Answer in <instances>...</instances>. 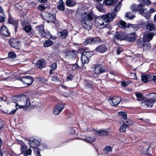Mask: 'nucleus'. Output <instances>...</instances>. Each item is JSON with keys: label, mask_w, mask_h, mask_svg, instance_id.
<instances>
[{"label": "nucleus", "mask_w": 156, "mask_h": 156, "mask_svg": "<svg viewBox=\"0 0 156 156\" xmlns=\"http://www.w3.org/2000/svg\"><path fill=\"white\" fill-rule=\"evenodd\" d=\"M100 41V39L97 37H89L86 39L83 43V44L86 45L90 44L93 45L98 43Z\"/></svg>", "instance_id": "obj_10"}, {"label": "nucleus", "mask_w": 156, "mask_h": 156, "mask_svg": "<svg viewBox=\"0 0 156 156\" xmlns=\"http://www.w3.org/2000/svg\"><path fill=\"white\" fill-rule=\"evenodd\" d=\"M66 5L69 7H72L75 5L76 3L73 1L71 0H67L66 2Z\"/></svg>", "instance_id": "obj_31"}, {"label": "nucleus", "mask_w": 156, "mask_h": 156, "mask_svg": "<svg viewBox=\"0 0 156 156\" xmlns=\"http://www.w3.org/2000/svg\"><path fill=\"white\" fill-rule=\"evenodd\" d=\"M34 151L35 154L36 156H41L40 154V151L37 149L34 150Z\"/></svg>", "instance_id": "obj_58"}, {"label": "nucleus", "mask_w": 156, "mask_h": 156, "mask_svg": "<svg viewBox=\"0 0 156 156\" xmlns=\"http://www.w3.org/2000/svg\"><path fill=\"white\" fill-rule=\"evenodd\" d=\"M121 7V3L119 2L118 4L114 5L112 6L111 13H109L103 16L105 20V25H107L109 22L111 21L116 16V13L120 10Z\"/></svg>", "instance_id": "obj_3"}, {"label": "nucleus", "mask_w": 156, "mask_h": 156, "mask_svg": "<svg viewBox=\"0 0 156 156\" xmlns=\"http://www.w3.org/2000/svg\"><path fill=\"white\" fill-rule=\"evenodd\" d=\"M112 147L111 146H106L103 149V151L105 153L112 151Z\"/></svg>", "instance_id": "obj_42"}, {"label": "nucleus", "mask_w": 156, "mask_h": 156, "mask_svg": "<svg viewBox=\"0 0 156 156\" xmlns=\"http://www.w3.org/2000/svg\"><path fill=\"white\" fill-rule=\"evenodd\" d=\"M58 5L57 6V8L63 11L65 9V3L62 0H60L58 2Z\"/></svg>", "instance_id": "obj_29"}, {"label": "nucleus", "mask_w": 156, "mask_h": 156, "mask_svg": "<svg viewBox=\"0 0 156 156\" xmlns=\"http://www.w3.org/2000/svg\"><path fill=\"white\" fill-rule=\"evenodd\" d=\"M1 14L0 15V23H4L5 21L6 16L4 13Z\"/></svg>", "instance_id": "obj_46"}, {"label": "nucleus", "mask_w": 156, "mask_h": 156, "mask_svg": "<svg viewBox=\"0 0 156 156\" xmlns=\"http://www.w3.org/2000/svg\"><path fill=\"white\" fill-rule=\"evenodd\" d=\"M44 19L48 23H55L56 19V17L54 15H52L49 13L44 12L42 14Z\"/></svg>", "instance_id": "obj_9"}, {"label": "nucleus", "mask_w": 156, "mask_h": 156, "mask_svg": "<svg viewBox=\"0 0 156 156\" xmlns=\"http://www.w3.org/2000/svg\"><path fill=\"white\" fill-rule=\"evenodd\" d=\"M145 41L143 39H139L137 40V44L139 47L141 48L143 47L144 44H145Z\"/></svg>", "instance_id": "obj_36"}, {"label": "nucleus", "mask_w": 156, "mask_h": 156, "mask_svg": "<svg viewBox=\"0 0 156 156\" xmlns=\"http://www.w3.org/2000/svg\"><path fill=\"white\" fill-rule=\"evenodd\" d=\"M17 80L20 81L23 83H25L28 86H30L33 83L34 80L30 76H22L17 78Z\"/></svg>", "instance_id": "obj_7"}, {"label": "nucleus", "mask_w": 156, "mask_h": 156, "mask_svg": "<svg viewBox=\"0 0 156 156\" xmlns=\"http://www.w3.org/2000/svg\"><path fill=\"white\" fill-rule=\"evenodd\" d=\"M37 27H38V30L40 33L44 30V27L43 25H40L38 26Z\"/></svg>", "instance_id": "obj_56"}, {"label": "nucleus", "mask_w": 156, "mask_h": 156, "mask_svg": "<svg viewBox=\"0 0 156 156\" xmlns=\"http://www.w3.org/2000/svg\"><path fill=\"white\" fill-rule=\"evenodd\" d=\"M23 30L27 34L32 30V28L31 26L27 25L23 27Z\"/></svg>", "instance_id": "obj_39"}, {"label": "nucleus", "mask_w": 156, "mask_h": 156, "mask_svg": "<svg viewBox=\"0 0 156 156\" xmlns=\"http://www.w3.org/2000/svg\"><path fill=\"white\" fill-rule=\"evenodd\" d=\"M40 34L41 36L43 37H46L48 38H50L51 39H52V38H53L54 39V37L48 31L45 32L44 30Z\"/></svg>", "instance_id": "obj_26"}, {"label": "nucleus", "mask_w": 156, "mask_h": 156, "mask_svg": "<svg viewBox=\"0 0 156 156\" xmlns=\"http://www.w3.org/2000/svg\"><path fill=\"white\" fill-rule=\"evenodd\" d=\"M118 114L119 115L122 116V119H123L125 120H126L127 119V114L126 112H119Z\"/></svg>", "instance_id": "obj_38"}, {"label": "nucleus", "mask_w": 156, "mask_h": 156, "mask_svg": "<svg viewBox=\"0 0 156 156\" xmlns=\"http://www.w3.org/2000/svg\"><path fill=\"white\" fill-rule=\"evenodd\" d=\"M126 36V33L124 32L119 31L116 32L113 37L115 39L122 41L125 40Z\"/></svg>", "instance_id": "obj_11"}, {"label": "nucleus", "mask_w": 156, "mask_h": 156, "mask_svg": "<svg viewBox=\"0 0 156 156\" xmlns=\"http://www.w3.org/2000/svg\"><path fill=\"white\" fill-rule=\"evenodd\" d=\"M61 37L62 38H65L67 35L68 32L66 30H64L62 32H60Z\"/></svg>", "instance_id": "obj_41"}, {"label": "nucleus", "mask_w": 156, "mask_h": 156, "mask_svg": "<svg viewBox=\"0 0 156 156\" xmlns=\"http://www.w3.org/2000/svg\"><path fill=\"white\" fill-rule=\"evenodd\" d=\"M8 57L12 58H14L16 57V54L13 51L10 52L8 55Z\"/></svg>", "instance_id": "obj_44"}, {"label": "nucleus", "mask_w": 156, "mask_h": 156, "mask_svg": "<svg viewBox=\"0 0 156 156\" xmlns=\"http://www.w3.org/2000/svg\"><path fill=\"white\" fill-rule=\"evenodd\" d=\"M75 130L72 127H70L69 129V133L71 134H74Z\"/></svg>", "instance_id": "obj_54"}, {"label": "nucleus", "mask_w": 156, "mask_h": 156, "mask_svg": "<svg viewBox=\"0 0 156 156\" xmlns=\"http://www.w3.org/2000/svg\"><path fill=\"white\" fill-rule=\"evenodd\" d=\"M105 71L102 65H98L95 67L94 72L96 74H99L103 73Z\"/></svg>", "instance_id": "obj_19"}, {"label": "nucleus", "mask_w": 156, "mask_h": 156, "mask_svg": "<svg viewBox=\"0 0 156 156\" xmlns=\"http://www.w3.org/2000/svg\"><path fill=\"white\" fill-rule=\"evenodd\" d=\"M13 101H12L16 103L19 102L20 104H24L19 106V108L26 109L29 107L30 105L29 99L24 94L20 96H14L12 97Z\"/></svg>", "instance_id": "obj_2"}, {"label": "nucleus", "mask_w": 156, "mask_h": 156, "mask_svg": "<svg viewBox=\"0 0 156 156\" xmlns=\"http://www.w3.org/2000/svg\"><path fill=\"white\" fill-rule=\"evenodd\" d=\"M121 85L123 87H125L127 86V84L125 82L122 81L121 82Z\"/></svg>", "instance_id": "obj_64"}, {"label": "nucleus", "mask_w": 156, "mask_h": 156, "mask_svg": "<svg viewBox=\"0 0 156 156\" xmlns=\"http://www.w3.org/2000/svg\"><path fill=\"white\" fill-rule=\"evenodd\" d=\"M150 147H151V146L150 145L148 148H144L143 149V151H146V153L145 152H144V154H146L147 155L148 154H149L148 153V152L149 151V149L150 148Z\"/></svg>", "instance_id": "obj_57"}, {"label": "nucleus", "mask_w": 156, "mask_h": 156, "mask_svg": "<svg viewBox=\"0 0 156 156\" xmlns=\"http://www.w3.org/2000/svg\"><path fill=\"white\" fill-rule=\"evenodd\" d=\"M46 65V61L43 59H41L40 60H38L36 64L37 66L40 69H42L43 68H45Z\"/></svg>", "instance_id": "obj_22"}, {"label": "nucleus", "mask_w": 156, "mask_h": 156, "mask_svg": "<svg viewBox=\"0 0 156 156\" xmlns=\"http://www.w3.org/2000/svg\"><path fill=\"white\" fill-rule=\"evenodd\" d=\"M131 9L132 11L126 12L125 16L130 20H132L135 17V16L133 14V11L139 12L140 14L144 17L146 20L149 18V12L146 11L144 7V5L142 3L138 5L133 4L131 6Z\"/></svg>", "instance_id": "obj_1"}, {"label": "nucleus", "mask_w": 156, "mask_h": 156, "mask_svg": "<svg viewBox=\"0 0 156 156\" xmlns=\"http://www.w3.org/2000/svg\"><path fill=\"white\" fill-rule=\"evenodd\" d=\"M57 65L56 63H54L52 64L50 66L51 69L53 70H55L57 68Z\"/></svg>", "instance_id": "obj_55"}, {"label": "nucleus", "mask_w": 156, "mask_h": 156, "mask_svg": "<svg viewBox=\"0 0 156 156\" xmlns=\"http://www.w3.org/2000/svg\"><path fill=\"white\" fill-rule=\"evenodd\" d=\"M24 153V156H28V155H30L31 154L32 151L30 148H29Z\"/></svg>", "instance_id": "obj_47"}, {"label": "nucleus", "mask_w": 156, "mask_h": 156, "mask_svg": "<svg viewBox=\"0 0 156 156\" xmlns=\"http://www.w3.org/2000/svg\"><path fill=\"white\" fill-rule=\"evenodd\" d=\"M39 10L41 11H44L45 9V7L44 6L42 5H40L38 7Z\"/></svg>", "instance_id": "obj_59"}, {"label": "nucleus", "mask_w": 156, "mask_h": 156, "mask_svg": "<svg viewBox=\"0 0 156 156\" xmlns=\"http://www.w3.org/2000/svg\"><path fill=\"white\" fill-rule=\"evenodd\" d=\"M96 6L97 9L99 12L104 13L105 12L106 10L102 4L98 3L96 5Z\"/></svg>", "instance_id": "obj_28"}, {"label": "nucleus", "mask_w": 156, "mask_h": 156, "mask_svg": "<svg viewBox=\"0 0 156 156\" xmlns=\"http://www.w3.org/2000/svg\"><path fill=\"white\" fill-rule=\"evenodd\" d=\"M4 124L3 121L0 119V129L2 128L4 126Z\"/></svg>", "instance_id": "obj_61"}, {"label": "nucleus", "mask_w": 156, "mask_h": 156, "mask_svg": "<svg viewBox=\"0 0 156 156\" xmlns=\"http://www.w3.org/2000/svg\"><path fill=\"white\" fill-rule=\"evenodd\" d=\"M0 34L5 37H9L10 35L9 30L4 25L2 26L0 29Z\"/></svg>", "instance_id": "obj_18"}, {"label": "nucleus", "mask_w": 156, "mask_h": 156, "mask_svg": "<svg viewBox=\"0 0 156 156\" xmlns=\"http://www.w3.org/2000/svg\"><path fill=\"white\" fill-rule=\"evenodd\" d=\"M35 32L34 30H32L29 33H27L28 36L30 37H32L35 35Z\"/></svg>", "instance_id": "obj_48"}, {"label": "nucleus", "mask_w": 156, "mask_h": 156, "mask_svg": "<svg viewBox=\"0 0 156 156\" xmlns=\"http://www.w3.org/2000/svg\"><path fill=\"white\" fill-rule=\"evenodd\" d=\"M53 43L54 42L53 41L48 39L45 41L44 44V46L45 47H48L52 45Z\"/></svg>", "instance_id": "obj_34"}, {"label": "nucleus", "mask_w": 156, "mask_h": 156, "mask_svg": "<svg viewBox=\"0 0 156 156\" xmlns=\"http://www.w3.org/2000/svg\"><path fill=\"white\" fill-rule=\"evenodd\" d=\"M149 42L145 41V44L143 47L144 50H147L150 49L151 48V44L149 43Z\"/></svg>", "instance_id": "obj_40"}, {"label": "nucleus", "mask_w": 156, "mask_h": 156, "mask_svg": "<svg viewBox=\"0 0 156 156\" xmlns=\"http://www.w3.org/2000/svg\"><path fill=\"white\" fill-rule=\"evenodd\" d=\"M76 51L73 50L69 51L67 55H71L72 57H74L76 56Z\"/></svg>", "instance_id": "obj_43"}, {"label": "nucleus", "mask_w": 156, "mask_h": 156, "mask_svg": "<svg viewBox=\"0 0 156 156\" xmlns=\"http://www.w3.org/2000/svg\"><path fill=\"white\" fill-rule=\"evenodd\" d=\"M141 77L142 81L145 83L151 81L152 79V76L149 75H142Z\"/></svg>", "instance_id": "obj_25"}, {"label": "nucleus", "mask_w": 156, "mask_h": 156, "mask_svg": "<svg viewBox=\"0 0 156 156\" xmlns=\"http://www.w3.org/2000/svg\"><path fill=\"white\" fill-rule=\"evenodd\" d=\"M9 43L10 46L17 50L20 48V43L17 39H11L9 40Z\"/></svg>", "instance_id": "obj_12"}, {"label": "nucleus", "mask_w": 156, "mask_h": 156, "mask_svg": "<svg viewBox=\"0 0 156 156\" xmlns=\"http://www.w3.org/2000/svg\"><path fill=\"white\" fill-rule=\"evenodd\" d=\"M112 105L113 106H116L120 102L121 99L119 97L115 96L111 99Z\"/></svg>", "instance_id": "obj_23"}, {"label": "nucleus", "mask_w": 156, "mask_h": 156, "mask_svg": "<svg viewBox=\"0 0 156 156\" xmlns=\"http://www.w3.org/2000/svg\"><path fill=\"white\" fill-rule=\"evenodd\" d=\"M149 95L151 97V98L147 99L142 102L141 104L143 106L151 108L153 105L154 103L156 101V94L152 93L150 94Z\"/></svg>", "instance_id": "obj_5"}, {"label": "nucleus", "mask_w": 156, "mask_h": 156, "mask_svg": "<svg viewBox=\"0 0 156 156\" xmlns=\"http://www.w3.org/2000/svg\"><path fill=\"white\" fill-rule=\"evenodd\" d=\"M28 143L30 147L33 148L34 150L36 147L39 145V141L34 138L30 137L29 139Z\"/></svg>", "instance_id": "obj_16"}, {"label": "nucleus", "mask_w": 156, "mask_h": 156, "mask_svg": "<svg viewBox=\"0 0 156 156\" xmlns=\"http://www.w3.org/2000/svg\"><path fill=\"white\" fill-rule=\"evenodd\" d=\"M137 98V100L138 101H141L144 100V97L141 93H137L136 94Z\"/></svg>", "instance_id": "obj_35"}, {"label": "nucleus", "mask_w": 156, "mask_h": 156, "mask_svg": "<svg viewBox=\"0 0 156 156\" xmlns=\"http://www.w3.org/2000/svg\"><path fill=\"white\" fill-rule=\"evenodd\" d=\"M122 51V48L120 46H119L118 47L117 50V54L119 55L121 52Z\"/></svg>", "instance_id": "obj_53"}, {"label": "nucleus", "mask_w": 156, "mask_h": 156, "mask_svg": "<svg viewBox=\"0 0 156 156\" xmlns=\"http://www.w3.org/2000/svg\"><path fill=\"white\" fill-rule=\"evenodd\" d=\"M73 77V76L72 75H70L67 76V79L68 80H71Z\"/></svg>", "instance_id": "obj_63"}, {"label": "nucleus", "mask_w": 156, "mask_h": 156, "mask_svg": "<svg viewBox=\"0 0 156 156\" xmlns=\"http://www.w3.org/2000/svg\"><path fill=\"white\" fill-rule=\"evenodd\" d=\"M94 23L95 25L97 27L106 25H105V20L103 16L101 17H98L96 18L94 20Z\"/></svg>", "instance_id": "obj_14"}, {"label": "nucleus", "mask_w": 156, "mask_h": 156, "mask_svg": "<svg viewBox=\"0 0 156 156\" xmlns=\"http://www.w3.org/2000/svg\"><path fill=\"white\" fill-rule=\"evenodd\" d=\"M95 18V16L92 13H88L86 16L83 19L82 21L83 27L85 29L90 30L92 29V20Z\"/></svg>", "instance_id": "obj_4"}, {"label": "nucleus", "mask_w": 156, "mask_h": 156, "mask_svg": "<svg viewBox=\"0 0 156 156\" xmlns=\"http://www.w3.org/2000/svg\"><path fill=\"white\" fill-rule=\"evenodd\" d=\"M47 146L46 144H39V145H37L35 149H37L38 151H41L43 150L44 148H47Z\"/></svg>", "instance_id": "obj_30"}, {"label": "nucleus", "mask_w": 156, "mask_h": 156, "mask_svg": "<svg viewBox=\"0 0 156 156\" xmlns=\"http://www.w3.org/2000/svg\"><path fill=\"white\" fill-rule=\"evenodd\" d=\"M125 40H127L129 41H135L136 38V35L135 33H133L127 34L126 33V36Z\"/></svg>", "instance_id": "obj_21"}, {"label": "nucleus", "mask_w": 156, "mask_h": 156, "mask_svg": "<svg viewBox=\"0 0 156 156\" xmlns=\"http://www.w3.org/2000/svg\"><path fill=\"white\" fill-rule=\"evenodd\" d=\"M153 36L152 34L146 33L144 34L143 39L145 41L149 42L151 40Z\"/></svg>", "instance_id": "obj_24"}, {"label": "nucleus", "mask_w": 156, "mask_h": 156, "mask_svg": "<svg viewBox=\"0 0 156 156\" xmlns=\"http://www.w3.org/2000/svg\"><path fill=\"white\" fill-rule=\"evenodd\" d=\"M84 83L86 88L90 89L93 88V84L91 81L85 80H84Z\"/></svg>", "instance_id": "obj_27"}, {"label": "nucleus", "mask_w": 156, "mask_h": 156, "mask_svg": "<svg viewBox=\"0 0 156 156\" xmlns=\"http://www.w3.org/2000/svg\"><path fill=\"white\" fill-rule=\"evenodd\" d=\"M92 52L84 51L81 54V60L82 63L85 64L88 63L89 59L92 56Z\"/></svg>", "instance_id": "obj_8"}, {"label": "nucleus", "mask_w": 156, "mask_h": 156, "mask_svg": "<svg viewBox=\"0 0 156 156\" xmlns=\"http://www.w3.org/2000/svg\"><path fill=\"white\" fill-rule=\"evenodd\" d=\"M86 142L91 143L95 140V139L93 137H87L85 138L81 139Z\"/></svg>", "instance_id": "obj_32"}, {"label": "nucleus", "mask_w": 156, "mask_h": 156, "mask_svg": "<svg viewBox=\"0 0 156 156\" xmlns=\"http://www.w3.org/2000/svg\"><path fill=\"white\" fill-rule=\"evenodd\" d=\"M8 23L9 24H12L14 26L15 32H16L18 31L19 22L18 20H16L12 17H9L8 19Z\"/></svg>", "instance_id": "obj_15"}, {"label": "nucleus", "mask_w": 156, "mask_h": 156, "mask_svg": "<svg viewBox=\"0 0 156 156\" xmlns=\"http://www.w3.org/2000/svg\"><path fill=\"white\" fill-rule=\"evenodd\" d=\"M118 25L119 27L122 28L131 27L134 31L137 30L139 28L138 25L137 24H133L129 23L126 25V23L122 20L118 22Z\"/></svg>", "instance_id": "obj_6"}, {"label": "nucleus", "mask_w": 156, "mask_h": 156, "mask_svg": "<svg viewBox=\"0 0 156 156\" xmlns=\"http://www.w3.org/2000/svg\"><path fill=\"white\" fill-rule=\"evenodd\" d=\"M18 106H19L18 104V103H16V105L15 106V107L16 108L15 109H14V110L11 111L10 112V114L12 115L16 113L17 109H18V108H17V107Z\"/></svg>", "instance_id": "obj_51"}, {"label": "nucleus", "mask_w": 156, "mask_h": 156, "mask_svg": "<svg viewBox=\"0 0 156 156\" xmlns=\"http://www.w3.org/2000/svg\"><path fill=\"white\" fill-rule=\"evenodd\" d=\"M65 107L64 104L58 103L55 106L53 110V113L55 115H58Z\"/></svg>", "instance_id": "obj_13"}, {"label": "nucleus", "mask_w": 156, "mask_h": 156, "mask_svg": "<svg viewBox=\"0 0 156 156\" xmlns=\"http://www.w3.org/2000/svg\"><path fill=\"white\" fill-rule=\"evenodd\" d=\"M71 66H72V69L73 71H74L75 70L77 69L79 67L78 64L76 63L73 64L71 65Z\"/></svg>", "instance_id": "obj_52"}, {"label": "nucleus", "mask_w": 156, "mask_h": 156, "mask_svg": "<svg viewBox=\"0 0 156 156\" xmlns=\"http://www.w3.org/2000/svg\"><path fill=\"white\" fill-rule=\"evenodd\" d=\"M133 124V123L131 121H126L123 123L122 125L120 126L119 129L120 132H124L126 131V128L128 127L129 126H131Z\"/></svg>", "instance_id": "obj_17"}, {"label": "nucleus", "mask_w": 156, "mask_h": 156, "mask_svg": "<svg viewBox=\"0 0 156 156\" xmlns=\"http://www.w3.org/2000/svg\"><path fill=\"white\" fill-rule=\"evenodd\" d=\"M20 149L22 152H25L27 149V147L24 143H23L21 144Z\"/></svg>", "instance_id": "obj_45"}, {"label": "nucleus", "mask_w": 156, "mask_h": 156, "mask_svg": "<svg viewBox=\"0 0 156 156\" xmlns=\"http://www.w3.org/2000/svg\"><path fill=\"white\" fill-rule=\"evenodd\" d=\"M51 81L55 82H56L58 80V77L56 76L51 77Z\"/></svg>", "instance_id": "obj_60"}, {"label": "nucleus", "mask_w": 156, "mask_h": 156, "mask_svg": "<svg viewBox=\"0 0 156 156\" xmlns=\"http://www.w3.org/2000/svg\"><path fill=\"white\" fill-rule=\"evenodd\" d=\"M146 28L150 31H152L154 28V25L151 23H148L146 26Z\"/></svg>", "instance_id": "obj_37"}, {"label": "nucleus", "mask_w": 156, "mask_h": 156, "mask_svg": "<svg viewBox=\"0 0 156 156\" xmlns=\"http://www.w3.org/2000/svg\"><path fill=\"white\" fill-rule=\"evenodd\" d=\"M107 49V48L105 45L102 44L97 47L95 50L101 53H103L105 52Z\"/></svg>", "instance_id": "obj_20"}, {"label": "nucleus", "mask_w": 156, "mask_h": 156, "mask_svg": "<svg viewBox=\"0 0 156 156\" xmlns=\"http://www.w3.org/2000/svg\"><path fill=\"white\" fill-rule=\"evenodd\" d=\"M145 9H146V11H147L149 12L150 16V13H153L154 12V11H155V10L154 9L151 8L150 9L149 12L148 10H147V9L146 8H145ZM150 17H149V18Z\"/></svg>", "instance_id": "obj_62"}, {"label": "nucleus", "mask_w": 156, "mask_h": 156, "mask_svg": "<svg viewBox=\"0 0 156 156\" xmlns=\"http://www.w3.org/2000/svg\"><path fill=\"white\" fill-rule=\"evenodd\" d=\"M97 133L99 134H101L102 135L106 136L108 134L107 132L102 130H99L98 131Z\"/></svg>", "instance_id": "obj_49"}, {"label": "nucleus", "mask_w": 156, "mask_h": 156, "mask_svg": "<svg viewBox=\"0 0 156 156\" xmlns=\"http://www.w3.org/2000/svg\"><path fill=\"white\" fill-rule=\"evenodd\" d=\"M141 2H142L145 4L146 5H149L151 3V1L150 0H138Z\"/></svg>", "instance_id": "obj_50"}, {"label": "nucleus", "mask_w": 156, "mask_h": 156, "mask_svg": "<svg viewBox=\"0 0 156 156\" xmlns=\"http://www.w3.org/2000/svg\"><path fill=\"white\" fill-rule=\"evenodd\" d=\"M117 0H104L103 3L106 5L111 6L112 5L114 2Z\"/></svg>", "instance_id": "obj_33"}]
</instances>
